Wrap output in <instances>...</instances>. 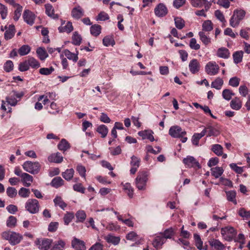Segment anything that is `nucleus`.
Here are the masks:
<instances>
[{
	"label": "nucleus",
	"instance_id": "nucleus-2",
	"mask_svg": "<svg viewBox=\"0 0 250 250\" xmlns=\"http://www.w3.org/2000/svg\"><path fill=\"white\" fill-rule=\"evenodd\" d=\"M148 172L140 171L135 179V185L139 190H145L146 189V183L148 180Z\"/></svg>",
	"mask_w": 250,
	"mask_h": 250
},
{
	"label": "nucleus",
	"instance_id": "nucleus-55",
	"mask_svg": "<svg viewBox=\"0 0 250 250\" xmlns=\"http://www.w3.org/2000/svg\"><path fill=\"white\" fill-rule=\"evenodd\" d=\"M17 219L13 216H10L8 217L6 221V225L9 228H14L16 226Z\"/></svg>",
	"mask_w": 250,
	"mask_h": 250
},
{
	"label": "nucleus",
	"instance_id": "nucleus-12",
	"mask_svg": "<svg viewBox=\"0 0 250 250\" xmlns=\"http://www.w3.org/2000/svg\"><path fill=\"white\" fill-rule=\"evenodd\" d=\"M208 243L213 250H224L225 248V245L218 239H211Z\"/></svg>",
	"mask_w": 250,
	"mask_h": 250
},
{
	"label": "nucleus",
	"instance_id": "nucleus-8",
	"mask_svg": "<svg viewBox=\"0 0 250 250\" xmlns=\"http://www.w3.org/2000/svg\"><path fill=\"white\" fill-rule=\"evenodd\" d=\"M52 242V239L48 238L37 239L35 244L41 250H48Z\"/></svg>",
	"mask_w": 250,
	"mask_h": 250
},
{
	"label": "nucleus",
	"instance_id": "nucleus-49",
	"mask_svg": "<svg viewBox=\"0 0 250 250\" xmlns=\"http://www.w3.org/2000/svg\"><path fill=\"white\" fill-rule=\"evenodd\" d=\"M199 36L200 40L205 45H207L210 42V39L208 38L204 32H199Z\"/></svg>",
	"mask_w": 250,
	"mask_h": 250
},
{
	"label": "nucleus",
	"instance_id": "nucleus-13",
	"mask_svg": "<svg viewBox=\"0 0 250 250\" xmlns=\"http://www.w3.org/2000/svg\"><path fill=\"white\" fill-rule=\"evenodd\" d=\"M23 17L24 21L28 24L32 25L34 23L35 15L29 10L24 11Z\"/></svg>",
	"mask_w": 250,
	"mask_h": 250
},
{
	"label": "nucleus",
	"instance_id": "nucleus-36",
	"mask_svg": "<svg viewBox=\"0 0 250 250\" xmlns=\"http://www.w3.org/2000/svg\"><path fill=\"white\" fill-rule=\"evenodd\" d=\"M232 56L234 62L238 64L242 61L243 52L242 51H236L233 53Z\"/></svg>",
	"mask_w": 250,
	"mask_h": 250
},
{
	"label": "nucleus",
	"instance_id": "nucleus-19",
	"mask_svg": "<svg viewBox=\"0 0 250 250\" xmlns=\"http://www.w3.org/2000/svg\"><path fill=\"white\" fill-rule=\"evenodd\" d=\"M242 106V101L238 97H235L230 102V107L235 110H239Z\"/></svg>",
	"mask_w": 250,
	"mask_h": 250
},
{
	"label": "nucleus",
	"instance_id": "nucleus-41",
	"mask_svg": "<svg viewBox=\"0 0 250 250\" xmlns=\"http://www.w3.org/2000/svg\"><path fill=\"white\" fill-rule=\"evenodd\" d=\"M101 32V26L98 24H94L90 27L91 34L95 36H98Z\"/></svg>",
	"mask_w": 250,
	"mask_h": 250
},
{
	"label": "nucleus",
	"instance_id": "nucleus-25",
	"mask_svg": "<svg viewBox=\"0 0 250 250\" xmlns=\"http://www.w3.org/2000/svg\"><path fill=\"white\" fill-rule=\"evenodd\" d=\"M58 30L60 33L66 32L69 33L73 30L72 23L70 21H68L64 26H61L58 27Z\"/></svg>",
	"mask_w": 250,
	"mask_h": 250
},
{
	"label": "nucleus",
	"instance_id": "nucleus-30",
	"mask_svg": "<svg viewBox=\"0 0 250 250\" xmlns=\"http://www.w3.org/2000/svg\"><path fill=\"white\" fill-rule=\"evenodd\" d=\"M64 55L70 60H73V62H76L78 60V53H73L71 52L69 50L65 49L63 51Z\"/></svg>",
	"mask_w": 250,
	"mask_h": 250
},
{
	"label": "nucleus",
	"instance_id": "nucleus-50",
	"mask_svg": "<svg viewBox=\"0 0 250 250\" xmlns=\"http://www.w3.org/2000/svg\"><path fill=\"white\" fill-rule=\"evenodd\" d=\"M0 15L2 19L4 20L8 15L7 7L0 2Z\"/></svg>",
	"mask_w": 250,
	"mask_h": 250
},
{
	"label": "nucleus",
	"instance_id": "nucleus-47",
	"mask_svg": "<svg viewBox=\"0 0 250 250\" xmlns=\"http://www.w3.org/2000/svg\"><path fill=\"white\" fill-rule=\"evenodd\" d=\"M227 197L228 201L232 202L234 204H237V201L235 199L236 192L234 191H229L226 192Z\"/></svg>",
	"mask_w": 250,
	"mask_h": 250
},
{
	"label": "nucleus",
	"instance_id": "nucleus-34",
	"mask_svg": "<svg viewBox=\"0 0 250 250\" xmlns=\"http://www.w3.org/2000/svg\"><path fill=\"white\" fill-rule=\"evenodd\" d=\"M97 131L101 135L102 138H105L108 132L107 126L104 125H99L97 128Z\"/></svg>",
	"mask_w": 250,
	"mask_h": 250
},
{
	"label": "nucleus",
	"instance_id": "nucleus-42",
	"mask_svg": "<svg viewBox=\"0 0 250 250\" xmlns=\"http://www.w3.org/2000/svg\"><path fill=\"white\" fill-rule=\"evenodd\" d=\"M13 6L16 7V9L14 12V16L13 19L15 21H17L21 17V13L22 10V7L17 3L16 5Z\"/></svg>",
	"mask_w": 250,
	"mask_h": 250
},
{
	"label": "nucleus",
	"instance_id": "nucleus-15",
	"mask_svg": "<svg viewBox=\"0 0 250 250\" xmlns=\"http://www.w3.org/2000/svg\"><path fill=\"white\" fill-rule=\"evenodd\" d=\"M156 15L158 17H164L167 13V10L166 6L163 3H160L154 9Z\"/></svg>",
	"mask_w": 250,
	"mask_h": 250
},
{
	"label": "nucleus",
	"instance_id": "nucleus-1",
	"mask_svg": "<svg viewBox=\"0 0 250 250\" xmlns=\"http://www.w3.org/2000/svg\"><path fill=\"white\" fill-rule=\"evenodd\" d=\"M1 236L3 239L8 241L12 246L19 244L23 239L21 234L11 231H3L1 233Z\"/></svg>",
	"mask_w": 250,
	"mask_h": 250
},
{
	"label": "nucleus",
	"instance_id": "nucleus-56",
	"mask_svg": "<svg viewBox=\"0 0 250 250\" xmlns=\"http://www.w3.org/2000/svg\"><path fill=\"white\" fill-rule=\"evenodd\" d=\"M72 43L75 45H80L82 42V38L77 32H75L72 37Z\"/></svg>",
	"mask_w": 250,
	"mask_h": 250
},
{
	"label": "nucleus",
	"instance_id": "nucleus-46",
	"mask_svg": "<svg viewBox=\"0 0 250 250\" xmlns=\"http://www.w3.org/2000/svg\"><path fill=\"white\" fill-rule=\"evenodd\" d=\"M65 243L62 240H60L53 245L50 250H63Z\"/></svg>",
	"mask_w": 250,
	"mask_h": 250
},
{
	"label": "nucleus",
	"instance_id": "nucleus-54",
	"mask_svg": "<svg viewBox=\"0 0 250 250\" xmlns=\"http://www.w3.org/2000/svg\"><path fill=\"white\" fill-rule=\"evenodd\" d=\"M203 30L205 31H210L213 29V24L209 20L205 21L202 24Z\"/></svg>",
	"mask_w": 250,
	"mask_h": 250
},
{
	"label": "nucleus",
	"instance_id": "nucleus-61",
	"mask_svg": "<svg viewBox=\"0 0 250 250\" xmlns=\"http://www.w3.org/2000/svg\"><path fill=\"white\" fill-rule=\"evenodd\" d=\"M103 44L105 46H108L110 45L113 46L115 44V42L113 39L109 37H105L103 40Z\"/></svg>",
	"mask_w": 250,
	"mask_h": 250
},
{
	"label": "nucleus",
	"instance_id": "nucleus-64",
	"mask_svg": "<svg viewBox=\"0 0 250 250\" xmlns=\"http://www.w3.org/2000/svg\"><path fill=\"white\" fill-rule=\"evenodd\" d=\"M13 63L11 61H7L4 64V69L6 72H9L13 69Z\"/></svg>",
	"mask_w": 250,
	"mask_h": 250
},
{
	"label": "nucleus",
	"instance_id": "nucleus-38",
	"mask_svg": "<svg viewBox=\"0 0 250 250\" xmlns=\"http://www.w3.org/2000/svg\"><path fill=\"white\" fill-rule=\"evenodd\" d=\"M223 147L219 144L213 145L211 146V150L217 156L223 155Z\"/></svg>",
	"mask_w": 250,
	"mask_h": 250
},
{
	"label": "nucleus",
	"instance_id": "nucleus-32",
	"mask_svg": "<svg viewBox=\"0 0 250 250\" xmlns=\"http://www.w3.org/2000/svg\"><path fill=\"white\" fill-rule=\"evenodd\" d=\"M58 147L59 150L63 151V152H64L70 147V146L65 139H62L58 144Z\"/></svg>",
	"mask_w": 250,
	"mask_h": 250
},
{
	"label": "nucleus",
	"instance_id": "nucleus-63",
	"mask_svg": "<svg viewBox=\"0 0 250 250\" xmlns=\"http://www.w3.org/2000/svg\"><path fill=\"white\" fill-rule=\"evenodd\" d=\"M239 215L243 218H250V210L247 211L244 208H240L238 211Z\"/></svg>",
	"mask_w": 250,
	"mask_h": 250
},
{
	"label": "nucleus",
	"instance_id": "nucleus-44",
	"mask_svg": "<svg viewBox=\"0 0 250 250\" xmlns=\"http://www.w3.org/2000/svg\"><path fill=\"white\" fill-rule=\"evenodd\" d=\"M31 50V48L28 45H23L18 50L19 54L22 56L28 54Z\"/></svg>",
	"mask_w": 250,
	"mask_h": 250
},
{
	"label": "nucleus",
	"instance_id": "nucleus-21",
	"mask_svg": "<svg viewBox=\"0 0 250 250\" xmlns=\"http://www.w3.org/2000/svg\"><path fill=\"white\" fill-rule=\"evenodd\" d=\"M45 13L50 17L54 19H57L59 16L58 14L54 13V9L50 4H46L45 5Z\"/></svg>",
	"mask_w": 250,
	"mask_h": 250
},
{
	"label": "nucleus",
	"instance_id": "nucleus-40",
	"mask_svg": "<svg viewBox=\"0 0 250 250\" xmlns=\"http://www.w3.org/2000/svg\"><path fill=\"white\" fill-rule=\"evenodd\" d=\"M53 202L56 206H59L62 209H64L67 205L62 200V198L60 196H56L54 199Z\"/></svg>",
	"mask_w": 250,
	"mask_h": 250
},
{
	"label": "nucleus",
	"instance_id": "nucleus-45",
	"mask_svg": "<svg viewBox=\"0 0 250 250\" xmlns=\"http://www.w3.org/2000/svg\"><path fill=\"white\" fill-rule=\"evenodd\" d=\"M174 22L175 26L178 29H183L185 25L184 20L180 17H175L174 18Z\"/></svg>",
	"mask_w": 250,
	"mask_h": 250
},
{
	"label": "nucleus",
	"instance_id": "nucleus-29",
	"mask_svg": "<svg viewBox=\"0 0 250 250\" xmlns=\"http://www.w3.org/2000/svg\"><path fill=\"white\" fill-rule=\"evenodd\" d=\"M205 129H206V132H208V136H216L220 134V131L218 128L211 125L208 126Z\"/></svg>",
	"mask_w": 250,
	"mask_h": 250
},
{
	"label": "nucleus",
	"instance_id": "nucleus-9",
	"mask_svg": "<svg viewBox=\"0 0 250 250\" xmlns=\"http://www.w3.org/2000/svg\"><path fill=\"white\" fill-rule=\"evenodd\" d=\"M187 132L178 125L171 126L169 130V134L173 138H180L184 136Z\"/></svg>",
	"mask_w": 250,
	"mask_h": 250
},
{
	"label": "nucleus",
	"instance_id": "nucleus-43",
	"mask_svg": "<svg viewBox=\"0 0 250 250\" xmlns=\"http://www.w3.org/2000/svg\"><path fill=\"white\" fill-rule=\"evenodd\" d=\"M76 217L77 218L76 222H83L86 217V213L83 210H78L76 213Z\"/></svg>",
	"mask_w": 250,
	"mask_h": 250
},
{
	"label": "nucleus",
	"instance_id": "nucleus-35",
	"mask_svg": "<svg viewBox=\"0 0 250 250\" xmlns=\"http://www.w3.org/2000/svg\"><path fill=\"white\" fill-rule=\"evenodd\" d=\"M74 170L73 168L66 169L62 174V176L67 181H70L73 177Z\"/></svg>",
	"mask_w": 250,
	"mask_h": 250
},
{
	"label": "nucleus",
	"instance_id": "nucleus-27",
	"mask_svg": "<svg viewBox=\"0 0 250 250\" xmlns=\"http://www.w3.org/2000/svg\"><path fill=\"white\" fill-rule=\"evenodd\" d=\"M165 242V238L161 236H156L152 242V245L156 249L160 248Z\"/></svg>",
	"mask_w": 250,
	"mask_h": 250
},
{
	"label": "nucleus",
	"instance_id": "nucleus-11",
	"mask_svg": "<svg viewBox=\"0 0 250 250\" xmlns=\"http://www.w3.org/2000/svg\"><path fill=\"white\" fill-rule=\"evenodd\" d=\"M184 163L188 167H200L199 163L192 156H188L183 159Z\"/></svg>",
	"mask_w": 250,
	"mask_h": 250
},
{
	"label": "nucleus",
	"instance_id": "nucleus-18",
	"mask_svg": "<svg viewBox=\"0 0 250 250\" xmlns=\"http://www.w3.org/2000/svg\"><path fill=\"white\" fill-rule=\"evenodd\" d=\"M83 15V10L80 6L75 7L72 10L71 15L75 19L78 20L80 19Z\"/></svg>",
	"mask_w": 250,
	"mask_h": 250
},
{
	"label": "nucleus",
	"instance_id": "nucleus-60",
	"mask_svg": "<svg viewBox=\"0 0 250 250\" xmlns=\"http://www.w3.org/2000/svg\"><path fill=\"white\" fill-rule=\"evenodd\" d=\"M155 148L156 150L154 149L152 146L150 145H148L146 146V149L147 152H150L154 154H157L160 153L162 149L159 146H155Z\"/></svg>",
	"mask_w": 250,
	"mask_h": 250
},
{
	"label": "nucleus",
	"instance_id": "nucleus-24",
	"mask_svg": "<svg viewBox=\"0 0 250 250\" xmlns=\"http://www.w3.org/2000/svg\"><path fill=\"white\" fill-rule=\"evenodd\" d=\"M22 178V181L25 187H28L31 185V183L33 182V177L26 173H23L21 174Z\"/></svg>",
	"mask_w": 250,
	"mask_h": 250
},
{
	"label": "nucleus",
	"instance_id": "nucleus-62",
	"mask_svg": "<svg viewBox=\"0 0 250 250\" xmlns=\"http://www.w3.org/2000/svg\"><path fill=\"white\" fill-rule=\"evenodd\" d=\"M29 65L28 63L27 60L21 62L19 64V69L21 72H24L28 70L29 68Z\"/></svg>",
	"mask_w": 250,
	"mask_h": 250
},
{
	"label": "nucleus",
	"instance_id": "nucleus-37",
	"mask_svg": "<svg viewBox=\"0 0 250 250\" xmlns=\"http://www.w3.org/2000/svg\"><path fill=\"white\" fill-rule=\"evenodd\" d=\"M37 54L41 60H44L48 56L45 49L42 47H39L37 49Z\"/></svg>",
	"mask_w": 250,
	"mask_h": 250
},
{
	"label": "nucleus",
	"instance_id": "nucleus-53",
	"mask_svg": "<svg viewBox=\"0 0 250 250\" xmlns=\"http://www.w3.org/2000/svg\"><path fill=\"white\" fill-rule=\"evenodd\" d=\"M194 238L195 241V246L199 250H202L203 248V241L201 240L200 236L197 234H194Z\"/></svg>",
	"mask_w": 250,
	"mask_h": 250
},
{
	"label": "nucleus",
	"instance_id": "nucleus-33",
	"mask_svg": "<svg viewBox=\"0 0 250 250\" xmlns=\"http://www.w3.org/2000/svg\"><path fill=\"white\" fill-rule=\"evenodd\" d=\"M224 83L223 80L220 77L217 78L211 83V87L219 90L221 88Z\"/></svg>",
	"mask_w": 250,
	"mask_h": 250
},
{
	"label": "nucleus",
	"instance_id": "nucleus-3",
	"mask_svg": "<svg viewBox=\"0 0 250 250\" xmlns=\"http://www.w3.org/2000/svg\"><path fill=\"white\" fill-rule=\"evenodd\" d=\"M246 15V12L244 10H235L233 11V15L231 17L229 21V24L232 27H237L240 21L242 20Z\"/></svg>",
	"mask_w": 250,
	"mask_h": 250
},
{
	"label": "nucleus",
	"instance_id": "nucleus-4",
	"mask_svg": "<svg viewBox=\"0 0 250 250\" xmlns=\"http://www.w3.org/2000/svg\"><path fill=\"white\" fill-rule=\"evenodd\" d=\"M40 206L39 201L35 199H29L25 204V208L31 214H36L39 212Z\"/></svg>",
	"mask_w": 250,
	"mask_h": 250
},
{
	"label": "nucleus",
	"instance_id": "nucleus-31",
	"mask_svg": "<svg viewBox=\"0 0 250 250\" xmlns=\"http://www.w3.org/2000/svg\"><path fill=\"white\" fill-rule=\"evenodd\" d=\"M50 184L52 187L58 188L63 185L64 181L61 177H56L52 179Z\"/></svg>",
	"mask_w": 250,
	"mask_h": 250
},
{
	"label": "nucleus",
	"instance_id": "nucleus-57",
	"mask_svg": "<svg viewBox=\"0 0 250 250\" xmlns=\"http://www.w3.org/2000/svg\"><path fill=\"white\" fill-rule=\"evenodd\" d=\"M19 195L22 198H28L30 194V191L29 189L25 188H21L19 191Z\"/></svg>",
	"mask_w": 250,
	"mask_h": 250
},
{
	"label": "nucleus",
	"instance_id": "nucleus-48",
	"mask_svg": "<svg viewBox=\"0 0 250 250\" xmlns=\"http://www.w3.org/2000/svg\"><path fill=\"white\" fill-rule=\"evenodd\" d=\"M29 66L33 68H38L40 66V62L33 57H30L27 60Z\"/></svg>",
	"mask_w": 250,
	"mask_h": 250
},
{
	"label": "nucleus",
	"instance_id": "nucleus-6",
	"mask_svg": "<svg viewBox=\"0 0 250 250\" xmlns=\"http://www.w3.org/2000/svg\"><path fill=\"white\" fill-rule=\"evenodd\" d=\"M221 233L226 240L230 241L236 235V232L233 228L227 227L221 229Z\"/></svg>",
	"mask_w": 250,
	"mask_h": 250
},
{
	"label": "nucleus",
	"instance_id": "nucleus-59",
	"mask_svg": "<svg viewBox=\"0 0 250 250\" xmlns=\"http://www.w3.org/2000/svg\"><path fill=\"white\" fill-rule=\"evenodd\" d=\"M6 193L8 196L10 198H14L17 195V190L15 188L8 187L6 189Z\"/></svg>",
	"mask_w": 250,
	"mask_h": 250
},
{
	"label": "nucleus",
	"instance_id": "nucleus-52",
	"mask_svg": "<svg viewBox=\"0 0 250 250\" xmlns=\"http://www.w3.org/2000/svg\"><path fill=\"white\" fill-rule=\"evenodd\" d=\"M234 95L232 91L228 89H224L222 92V96L224 99L227 101H229L231 99L232 96Z\"/></svg>",
	"mask_w": 250,
	"mask_h": 250
},
{
	"label": "nucleus",
	"instance_id": "nucleus-23",
	"mask_svg": "<svg viewBox=\"0 0 250 250\" xmlns=\"http://www.w3.org/2000/svg\"><path fill=\"white\" fill-rule=\"evenodd\" d=\"M48 160L50 162L56 163H60L62 161L63 157L59 152L52 154L48 157Z\"/></svg>",
	"mask_w": 250,
	"mask_h": 250
},
{
	"label": "nucleus",
	"instance_id": "nucleus-39",
	"mask_svg": "<svg viewBox=\"0 0 250 250\" xmlns=\"http://www.w3.org/2000/svg\"><path fill=\"white\" fill-rule=\"evenodd\" d=\"M106 241L109 243H112L114 245L118 244L120 242V239L118 237L109 234L105 237Z\"/></svg>",
	"mask_w": 250,
	"mask_h": 250
},
{
	"label": "nucleus",
	"instance_id": "nucleus-5",
	"mask_svg": "<svg viewBox=\"0 0 250 250\" xmlns=\"http://www.w3.org/2000/svg\"><path fill=\"white\" fill-rule=\"evenodd\" d=\"M22 167L26 171L35 174L39 172L41 166L37 162L26 161L22 165Z\"/></svg>",
	"mask_w": 250,
	"mask_h": 250
},
{
	"label": "nucleus",
	"instance_id": "nucleus-28",
	"mask_svg": "<svg viewBox=\"0 0 250 250\" xmlns=\"http://www.w3.org/2000/svg\"><path fill=\"white\" fill-rule=\"evenodd\" d=\"M210 170L211 175L215 178L220 177L224 172L223 168L219 167H215L211 168Z\"/></svg>",
	"mask_w": 250,
	"mask_h": 250
},
{
	"label": "nucleus",
	"instance_id": "nucleus-7",
	"mask_svg": "<svg viewBox=\"0 0 250 250\" xmlns=\"http://www.w3.org/2000/svg\"><path fill=\"white\" fill-rule=\"evenodd\" d=\"M206 72L209 75H217L219 70V66L215 62L211 61L208 62L205 67Z\"/></svg>",
	"mask_w": 250,
	"mask_h": 250
},
{
	"label": "nucleus",
	"instance_id": "nucleus-26",
	"mask_svg": "<svg viewBox=\"0 0 250 250\" xmlns=\"http://www.w3.org/2000/svg\"><path fill=\"white\" fill-rule=\"evenodd\" d=\"M123 187L124 190L127 194L129 198H132L133 196V188L131 185L126 183L125 184L122 183Z\"/></svg>",
	"mask_w": 250,
	"mask_h": 250
},
{
	"label": "nucleus",
	"instance_id": "nucleus-14",
	"mask_svg": "<svg viewBox=\"0 0 250 250\" xmlns=\"http://www.w3.org/2000/svg\"><path fill=\"white\" fill-rule=\"evenodd\" d=\"M72 246L75 250H85L86 247L84 241L76 238L72 241Z\"/></svg>",
	"mask_w": 250,
	"mask_h": 250
},
{
	"label": "nucleus",
	"instance_id": "nucleus-51",
	"mask_svg": "<svg viewBox=\"0 0 250 250\" xmlns=\"http://www.w3.org/2000/svg\"><path fill=\"white\" fill-rule=\"evenodd\" d=\"M191 4L194 7H202L207 2V0H190Z\"/></svg>",
	"mask_w": 250,
	"mask_h": 250
},
{
	"label": "nucleus",
	"instance_id": "nucleus-58",
	"mask_svg": "<svg viewBox=\"0 0 250 250\" xmlns=\"http://www.w3.org/2000/svg\"><path fill=\"white\" fill-rule=\"evenodd\" d=\"M74 218V214L73 213L67 212L63 217V221L65 225H68Z\"/></svg>",
	"mask_w": 250,
	"mask_h": 250
},
{
	"label": "nucleus",
	"instance_id": "nucleus-17",
	"mask_svg": "<svg viewBox=\"0 0 250 250\" xmlns=\"http://www.w3.org/2000/svg\"><path fill=\"white\" fill-rule=\"evenodd\" d=\"M153 132L151 130H145L138 132V135L142 137L143 139H147L151 142L154 141V138L153 136Z\"/></svg>",
	"mask_w": 250,
	"mask_h": 250
},
{
	"label": "nucleus",
	"instance_id": "nucleus-22",
	"mask_svg": "<svg viewBox=\"0 0 250 250\" xmlns=\"http://www.w3.org/2000/svg\"><path fill=\"white\" fill-rule=\"evenodd\" d=\"M216 54L219 58L228 59L230 56V52L228 49L225 47H221L217 50Z\"/></svg>",
	"mask_w": 250,
	"mask_h": 250
},
{
	"label": "nucleus",
	"instance_id": "nucleus-10",
	"mask_svg": "<svg viewBox=\"0 0 250 250\" xmlns=\"http://www.w3.org/2000/svg\"><path fill=\"white\" fill-rule=\"evenodd\" d=\"M188 67L190 72L192 74H194L197 73L200 71L201 65L197 59H193L189 62Z\"/></svg>",
	"mask_w": 250,
	"mask_h": 250
},
{
	"label": "nucleus",
	"instance_id": "nucleus-16",
	"mask_svg": "<svg viewBox=\"0 0 250 250\" xmlns=\"http://www.w3.org/2000/svg\"><path fill=\"white\" fill-rule=\"evenodd\" d=\"M5 29L6 31L4 33V38L5 40H8L12 39L15 33V28L14 25H10L8 28L7 29V27L5 26Z\"/></svg>",
	"mask_w": 250,
	"mask_h": 250
},
{
	"label": "nucleus",
	"instance_id": "nucleus-20",
	"mask_svg": "<svg viewBox=\"0 0 250 250\" xmlns=\"http://www.w3.org/2000/svg\"><path fill=\"white\" fill-rule=\"evenodd\" d=\"M206 133V129H204L200 133H194L192 136L191 142L193 145L198 146H199V141L201 138L205 135Z\"/></svg>",
	"mask_w": 250,
	"mask_h": 250
}]
</instances>
